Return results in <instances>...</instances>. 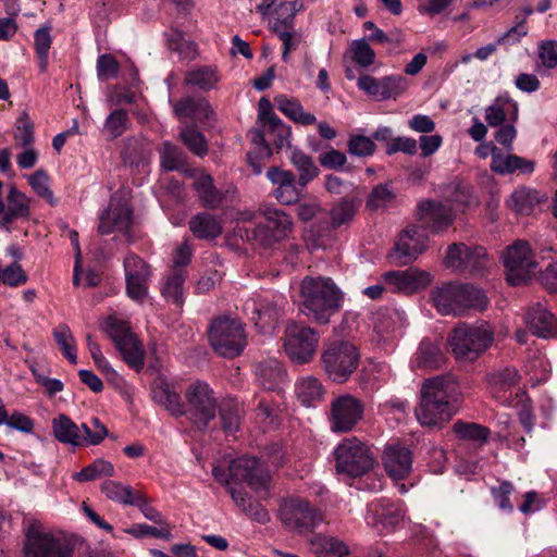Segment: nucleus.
<instances>
[{"instance_id": "obj_18", "label": "nucleus", "mask_w": 557, "mask_h": 557, "mask_svg": "<svg viewBox=\"0 0 557 557\" xmlns=\"http://www.w3.org/2000/svg\"><path fill=\"white\" fill-rule=\"evenodd\" d=\"M426 248V236L416 225L403 231L395 244L392 258L399 264H408L416 260Z\"/></svg>"}, {"instance_id": "obj_8", "label": "nucleus", "mask_w": 557, "mask_h": 557, "mask_svg": "<svg viewBox=\"0 0 557 557\" xmlns=\"http://www.w3.org/2000/svg\"><path fill=\"white\" fill-rule=\"evenodd\" d=\"M185 399L184 416L196 429L205 431L216 413V399L213 391L207 383L197 381L186 388Z\"/></svg>"}, {"instance_id": "obj_37", "label": "nucleus", "mask_w": 557, "mask_h": 557, "mask_svg": "<svg viewBox=\"0 0 557 557\" xmlns=\"http://www.w3.org/2000/svg\"><path fill=\"white\" fill-rule=\"evenodd\" d=\"M457 298L461 307V314L468 309L484 310L488 305L485 293L471 284H457Z\"/></svg>"}, {"instance_id": "obj_52", "label": "nucleus", "mask_w": 557, "mask_h": 557, "mask_svg": "<svg viewBox=\"0 0 557 557\" xmlns=\"http://www.w3.org/2000/svg\"><path fill=\"white\" fill-rule=\"evenodd\" d=\"M304 9L302 0L283 1L278 0L273 10L276 16V23L283 28L293 27L294 17L297 12Z\"/></svg>"}, {"instance_id": "obj_7", "label": "nucleus", "mask_w": 557, "mask_h": 557, "mask_svg": "<svg viewBox=\"0 0 557 557\" xmlns=\"http://www.w3.org/2000/svg\"><path fill=\"white\" fill-rule=\"evenodd\" d=\"M74 549L70 537L40 532L35 524L26 530L23 557H73Z\"/></svg>"}, {"instance_id": "obj_60", "label": "nucleus", "mask_w": 557, "mask_h": 557, "mask_svg": "<svg viewBox=\"0 0 557 557\" xmlns=\"http://www.w3.org/2000/svg\"><path fill=\"white\" fill-rule=\"evenodd\" d=\"M357 208L358 203L354 200L344 199L337 203L330 212L332 225L338 227L351 221L356 214Z\"/></svg>"}, {"instance_id": "obj_50", "label": "nucleus", "mask_w": 557, "mask_h": 557, "mask_svg": "<svg viewBox=\"0 0 557 557\" xmlns=\"http://www.w3.org/2000/svg\"><path fill=\"white\" fill-rule=\"evenodd\" d=\"M112 475H114L113 465L104 459H97L92 463L84 467L81 471L75 472L73 479L77 482H86Z\"/></svg>"}, {"instance_id": "obj_24", "label": "nucleus", "mask_w": 557, "mask_h": 557, "mask_svg": "<svg viewBox=\"0 0 557 557\" xmlns=\"http://www.w3.org/2000/svg\"><path fill=\"white\" fill-rule=\"evenodd\" d=\"M173 112L181 122L191 120L202 122L209 120L213 110L205 98L184 97L172 103Z\"/></svg>"}, {"instance_id": "obj_44", "label": "nucleus", "mask_w": 557, "mask_h": 557, "mask_svg": "<svg viewBox=\"0 0 557 557\" xmlns=\"http://www.w3.org/2000/svg\"><path fill=\"white\" fill-rule=\"evenodd\" d=\"M519 373L515 368H504L493 371L487 375L488 384L495 397H500V392L511 389L519 382Z\"/></svg>"}, {"instance_id": "obj_2", "label": "nucleus", "mask_w": 557, "mask_h": 557, "mask_svg": "<svg viewBox=\"0 0 557 557\" xmlns=\"http://www.w3.org/2000/svg\"><path fill=\"white\" fill-rule=\"evenodd\" d=\"M344 294L331 277L306 276L300 284V312L311 322L325 325L343 307Z\"/></svg>"}, {"instance_id": "obj_20", "label": "nucleus", "mask_w": 557, "mask_h": 557, "mask_svg": "<svg viewBox=\"0 0 557 557\" xmlns=\"http://www.w3.org/2000/svg\"><path fill=\"white\" fill-rule=\"evenodd\" d=\"M417 215L422 225L434 233L446 230L454 222L451 209L432 200L421 201L418 205Z\"/></svg>"}, {"instance_id": "obj_28", "label": "nucleus", "mask_w": 557, "mask_h": 557, "mask_svg": "<svg viewBox=\"0 0 557 557\" xmlns=\"http://www.w3.org/2000/svg\"><path fill=\"white\" fill-rule=\"evenodd\" d=\"M186 278L187 271L185 269H171L161 281L160 292L162 297L177 308H182L185 302L184 284Z\"/></svg>"}, {"instance_id": "obj_51", "label": "nucleus", "mask_w": 557, "mask_h": 557, "mask_svg": "<svg viewBox=\"0 0 557 557\" xmlns=\"http://www.w3.org/2000/svg\"><path fill=\"white\" fill-rule=\"evenodd\" d=\"M273 30L282 41V60L287 62L289 60V54L293 51H296L301 45L302 35L300 32L294 29L293 27L283 28L277 24L273 25Z\"/></svg>"}, {"instance_id": "obj_10", "label": "nucleus", "mask_w": 557, "mask_h": 557, "mask_svg": "<svg viewBox=\"0 0 557 557\" xmlns=\"http://www.w3.org/2000/svg\"><path fill=\"white\" fill-rule=\"evenodd\" d=\"M319 339L320 335L314 329L292 322L285 329L284 349L293 362L304 364L312 360Z\"/></svg>"}, {"instance_id": "obj_22", "label": "nucleus", "mask_w": 557, "mask_h": 557, "mask_svg": "<svg viewBox=\"0 0 557 557\" xmlns=\"http://www.w3.org/2000/svg\"><path fill=\"white\" fill-rule=\"evenodd\" d=\"M132 223V210L126 202L111 200L108 209L101 214L98 233L109 235L113 232H125Z\"/></svg>"}, {"instance_id": "obj_30", "label": "nucleus", "mask_w": 557, "mask_h": 557, "mask_svg": "<svg viewBox=\"0 0 557 557\" xmlns=\"http://www.w3.org/2000/svg\"><path fill=\"white\" fill-rule=\"evenodd\" d=\"M431 300L443 315H461V307L457 298V284L445 283L431 292Z\"/></svg>"}, {"instance_id": "obj_13", "label": "nucleus", "mask_w": 557, "mask_h": 557, "mask_svg": "<svg viewBox=\"0 0 557 557\" xmlns=\"http://www.w3.org/2000/svg\"><path fill=\"white\" fill-rule=\"evenodd\" d=\"M507 281L517 286L525 283L535 273L537 263L528 242L517 240L504 253Z\"/></svg>"}, {"instance_id": "obj_43", "label": "nucleus", "mask_w": 557, "mask_h": 557, "mask_svg": "<svg viewBox=\"0 0 557 557\" xmlns=\"http://www.w3.org/2000/svg\"><path fill=\"white\" fill-rule=\"evenodd\" d=\"M453 431L459 440L472 442L479 446L487 442L491 433L486 426L462 420H457L454 423Z\"/></svg>"}, {"instance_id": "obj_4", "label": "nucleus", "mask_w": 557, "mask_h": 557, "mask_svg": "<svg viewBox=\"0 0 557 557\" xmlns=\"http://www.w3.org/2000/svg\"><path fill=\"white\" fill-rule=\"evenodd\" d=\"M335 469L347 478H360L370 472L375 465L371 448L358 437L344 438L334 450Z\"/></svg>"}, {"instance_id": "obj_29", "label": "nucleus", "mask_w": 557, "mask_h": 557, "mask_svg": "<svg viewBox=\"0 0 557 557\" xmlns=\"http://www.w3.org/2000/svg\"><path fill=\"white\" fill-rule=\"evenodd\" d=\"M234 235L253 247L269 248L278 242L276 236L272 233L269 226L264 224V222L249 225H237L234 228Z\"/></svg>"}, {"instance_id": "obj_40", "label": "nucleus", "mask_w": 557, "mask_h": 557, "mask_svg": "<svg viewBox=\"0 0 557 557\" xmlns=\"http://www.w3.org/2000/svg\"><path fill=\"white\" fill-rule=\"evenodd\" d=\"M194 186L205 207L215 209L222 203L224 195L215 188L211 175L200 174L195 180Z\"/></svg>"}, {"instance_id": "obj_26", "label": "nucleus", "mask_w": 557, "mask_h": 557, "mask_svg": "<svg viewBox=\"0 0 557 557\" xmlns=\"http://www.w3.org/2000/svg\"><path fill=\"white\" fill-rule=\"evenodd\" d=\"M535 169L532 160L517 154H503L497 148L492 150L491 170L495 173L505 175L512 173L531 174Z\"/></svg>"}, {"instance_id": "obj_9", "label": "nucleus", "mask_w": 557, "mask_h": 557, "mask_svg": "<svg viewBox=\"0 0 557 557\" xmlns=\"http://www.w3.org/2000/svg\"><path fill=\"white\" fill-rule=\"evenodd\" d=\"M280 519L288 531L302 534L319 525L323 521V513L308 500L294 497L281 505Z\"/></svg>"}, {"instance_id": "obj_33", "label": "nucleus", "mask_w": 557, "mask_h": 557, "mask_svg": "<svg viewBox=\"0 0 557 557\" xmlns=\"http://www.w3.org/2000/svg\"><path fill=\"white\" fill-rule=\"evenodd\" d=\"M220 82L218 67L214 65H196L186 72L184 83L202 91H209Z\"/></svg>"}, {"instance_id": "obj_1", "label": "nucleus", "mask_w": 557, "mask_h": 557, "mask_svg": "<svg viewBox=\"0 0 557 557\" xmlns=\"http://www.w3.org/2000/svg\"><path fill=\"white\" fill-rule=\"evenodd\" d=\"M420 403L414 410L422 426L442 428L456 413L460 386L455 375L444 374L424 380Z\"/></svg>"}, {"instance_id": "obj_17", "label": "nucleus", "mask_w": 557, "mask_h": 557, "mask_svg": "<svg viewBox=\"0 0 557 557\" xmlns=\"http://www.w3.org/2000/svg\"><path fill=\"white\" fill-rule=\"evenodd\" d=\"M357 85L367 95L376 100L396 99L407 88V82L400 75L385 76L383 78L362 75L359 77Z\"/></svg>"}, {"instance_id": "obj_3", "label": "nucleus", "mask_w": 557, "mask_h": 557, "mask_svg": "<svg viewBox=\"0 0 557 557\" xmlns=\"http://www.w3.org/2000/svg\"><path fill=\"white\" fill-rule=\"evenodd\" d=\"M494 336V329L488 322H461L449 334L448 345L457 359L473 361L492 346Z\"/></svg>"}, {"instance_id": "obj_47", "label": "nucleus", "mask_w": 557, "mask_h": 557, "mask_svg": "<svg viewBox=\"0 0 557 557\" xmlns=\"http://www.w3.org/2000/svg\"><path fill=\"white\" fill-rule=\"evenodd\" d=\"M131 125L128 113L124 109L113 110L106 119L103 134L110 139L122 136Z\"/></svg>"}, {"instance_id": "obj_58", "label": "nucleus", "mask_w": 557, "mask_h": 557, "mask_svg": "<svg viewBox=\"0 0 557 557\" xmlns=\"http://www.w3.org/2000/svg\"><path fill=\"white\" fill-rule=\"evenodd\" d=\"M34 40L36 53L39 59V69L41 72H46L48 67V54L52 42L49 28L41 27L37 29Z\"/></svg>"}, {"instance_id": "obj_23", "label": "nucleus", "mask_w": 557, "mask_h": 557, "mask_svg": "<svg viewBox=\"0 0 557 557\" xmlns=\"http://www.w3.org/2000/svg\"><path fill=\"white\" fill-rule=\"evenodd\" d=\"M152 400L164 407L172 416H184V404L181 395L162 375H158L151 383Z\"/></svg>"}, {"instance_id": "obj_41", "label": "nucleus", "mask_w": 557, "mask_h": 557, "mask_svg": "<svg viewBox=\"0 0 557 557\" xmlns=\"http://www.w3.org/2000/svg\"><path fill=\"white\" fill-rule=\"evenodd\" d=\"M541 200L542 199L537 190L528 187H520L511 194L508 200V206L519 214L529 215Z\"/></svg>"}, {"instance_id": "obj_57", "label": "nucleus", "mask_w": 557, "mask_h": 557, "mask_svg": "<svg viewBox=\"0 0 557 557\" xmlns=\"http://www.w3.org/2000/svg\"><path fill=\"white\" fill-rule=\"evenodd\" d=\"M161 165L166 171H175L184 165V153L175 145L164 143L160 150Z\"/></svg>"}, {"instance_id": "obj_32", "label": "nucleus", "mask_w": 557, "mask_h": 557, "mask_svg": "<svg viewBox=\"0 0 557 557\" xmlns=\"http://www.w3.org/2000/svg\"><path fill=\"white\" fill-rule=\"evenodd\" d=\"M0 224L7 228L16 219H26L29 215V200L28 198L12 186L7 196V206L4 212L1 213Z\"/></svg>"}, {"instance_id": "obj_56", "label": "nucleus", "mask_w": 557, "mask_h": 557, "mask_svg": "<svg viewBox=\"0 0 557 557\" xmlns=\"http://www.w3.org/2000/svg\"><path fill=\"white\" fill-rule=\"evenodd\" d=\"M27 180L33 190L39 197L44 198L47 202H49L52 206L57 203V199L54 198L53 193L49 186L50 178L44 170H37L33 174H30Z\"/></svg>"}, {"instance_id": "obj_5", "label": "nucleus", "mask_w": 557, "mask_h": 557, "mask_svg": "<svg viewBox=\"0 0 557 557\" xmlns=\"http://www.w3.org/2000/svg\"><path fill=\"white\" fill-rule=\"evenodd\" d=\"M359 351L355 345L345 341L325 344L321 355V366L335 383H345L359 364Z\"/></svg>"}, {"instance_id": "obj_62", "label": "nucleus", "mask_w": 557, "mask_h": 557, "mask_svg": "<svg viewBox=\"0 0 557 557\" xmlns=\"http://www.w3.org/2000/svg\"><path fill=\"white\" fill-rule=\"evenodd\" d=\"M404 511L399 506L388 505L380 513V523L384 530L392 532L404 523Z\"/></svg>"}, {"instance_id": "obj_36", "label": "nucleus", "mask_w": 557, "mask_h": 557, "mask_svg": "<svg viewBox=\"0 0 557 557\" xmlns=\"http://www.w3.org/2000/svg\"><path fill=\"white\" fill-rule=\"evenodd\" d=\"M52 431L54 437L63 444L84 446L81 429L65 414H59L52 420Z\"/></svg>"}, {"instance_id": "obj_39", "label": "nucleus", "mask_w": 557, "mask_h": 557, "mask_svg": "<svg viewBox=\"0 0 557 557\" xmlns=\"http://www.w3.org/2000/svg\"><path fill=\"white\" fill-rule=\"evenodd\" d=\"M277 109L288 119L302 125H312L317 122L315 115L304 110L301 103L294 98L278 96L275 98Z\"/></svg>"}, {"instance_id": "obj_42", "label": "nucleus", "mask_w": 557, "mask_h": 557, "mask_svg": "<svg viewBox=\"0 0 557 557\" xmlns=\"http://www.w3.org/2000/svg\"><path fill=\"white\" fill-rule=\"evenodd\" d=\"M296 395L299 401L307 407L314 406L323 397V386L314 376L300 379L296 384Z\"/></svg>"}, {"instance_id": "obj_6", "label": "nucleus", "mask_w": 557, "mask_h": 557, "mask_svg": "<svg viewBox=\"0 0 557 557\" xmlns=\"http://www.w3.org/2000/svg\"><path fill=\"white\" fill-rule=\"evenodd\" d=\"M209 342L214 351L223 357L238 356L247 344L243 323L228 317L215 319L209 329Z\"/></svg>"}, {"instance_id": "obj_31", "label": "nucleus", "mask_w": 557, "mask_h": 557, "mask_svg": "<svg viewBox=\"0 0 557 557\" xmlns=\"http://www.w3.org/2000/svg\"><path fill=\"white\" fill-rule=\"evenodd\" d=\"M255 373L260 385L268 391L278 388L286 379V372L282 363L276 359L260 361L255 367Z\"/></svg>"}, {"instance_id": "obj_55", "label": "nucleus", "mask_w": 557, "mask_h": 557, "mask_svg": "<svg viewBox=\"0 0 557 557\" xmlns=\"http://www.w3.org/2000/svg\"><path fill=\"white\" fill-rule=\"evenodd\" d=\"M507 107L513 108V110H515L513 120H516L517 112H518L517 103H513L509 100L504 101L498 98L485 110V120H486L487 124L492 127L500 126L506 120Z\"/></svg>"}, {"instance_id": "obj_14", "label": "nucleus", "mask_w": 557, "mask_h": 557, "mask_svg": "<svg viewBox=\"0 0 557 557\" xmlns=\"http://www.w3.org/2000/svg\"><path fill=\"white\" fill-rule=\"evenodd\" d=\"M363 417V405L351 395L335 397L327 413L330 428L335 433L350 432Z\"/></svg>"}, {"instance_id": "obj_59", "label": "nucleus", "mask_w": 557, "mask_h": 557, "mask_svg": "<svg viewBox=\"0 0 557 557\" xmlns=\"http://www.w3.org/2000/svg\"><path fill=\"white\" fill-rule=\"evenodd\" d=\"M395 197L396 195L389 184H379L370 193L367 207L371 210L385 208Z\"/></svg>"}, {"instance_id": "obj_19", "label": "nucleus", "mask_w": 557, "mask_h": 557, "mask_svg": "<svg viewBox=\"0 0 557 557\" xmlns=\"http://www.w3.org/2000/svg\"><path fill=\"white\" fill-rule=\"evenodd\" d=\"M265 175L276 186L273 196L280 203L288 206L299 201L305 187L298 185V180L296 181L293 172L272 166Z\"/></svg>"}, {"instance_id": "obj_48", "label": "nucleus", "mask_w": 557, "mask_h": 557, "mask_svg": "<svg viewBox=\"0 0 557 557\" xmlns=\"http://www.w3.org/2000/svg\"><path fill=\"white\" fill-rule=\"evenodd\" d=\"M264 220V224L269 226L278 240L286 237L292 230L289 215L278 209L265 210Z\"/></svg>"}, {"instance_id": "obj_27", "label": "nucleus", "mask_w": 557, "mask_h": 557, "mask_svg": "<svg viewBox=\"0 0 557 557\" xmlns=\"http://www.w3.org/2000/svg\"><path fill=\"white\" fill-rule=\"evenodd\" d=\"M383 462L389 476L404 479L411 470V451L404 446H389L384 451Z\"/></svg>"}, {"instance_id": "obj_46", "label": "nucleus", "mask_w": 557, "mask_h": 557, "mask_svg": "<svg viewBox=\"0 0 557 557\" xmlns=\"http://www.w3.org/2000/svg\"><path fill=\"white\" fill-rule=\"evenodd\" d=\"M311 545L318 554H332L337 557H346L349 555L348 546L341 540L326 534H317L311 540Z\"/></svg>"}, {"instance_id": "obj_53", "label": "nucleus", "mask_w": 557, "mask_h": 557, "mask_svg": "<svg viewBox=\"0 0 557 557\" xmlns=\"http://www.w3.org/2000/svg\"><path fill=\"white\" fill-rule=\"evenodd\" d=\"M182 143L195 154L202 157L208 152V145L202 133L194 126H186L180 132Z\"/></svg>"}, {"instance_id": "obj_21", "label": "nucleus", "mask_w": 557, "mask_h": 557, "mask_svg": "<svg viewBox=\"0 0 557 557\" xmlns=\"http://www.w3.org/2000/svg\"><path fill=\"white\" fill-rule=\"evenodd\" d=\"M524 323L537 337L548 339L557 335V317L541 302L529 307Z\"/></svg>"}, {"instance_id": "obj_16", "label": "nucleus", "mask_w": 557, "mask_h": 557, "mask_svg": "<svg viewBox=\"0 0 557 557\" xmlns=\"http://www.w3.org/2000/svg\"><path fill=\"white\" fill-rule=\"evenodd\" d=\"M383 278L392 292L406 295L425 288L432 282V276L429 272L413 267L406 270L386 272Z\"/></svg>"}, {"instance_id": "obj_61", "label": "nucleus", "mask_w": 557, "mask_h": 557, "mask_svg": "<svg viewBox=\"0 0 557 557\" xmlns=\"http://www.w3.org/2000/svg\"><path fill=\"white\" fill-rule=\"evenodd\" d=\"M351 58L361 67H368L375 60V52L366 39L354 40L350 45Z\"/></svg>"}, {"instance_id": "obj_49", "label": "nucleus", "mask_w": 557, "mask_h": 557, "mask_svg": "<svg viewBox=\"0 0 557 557\" xmlns=\"http://www.w3.org/2000/svg\"><path fill=\"white\" fill-rule=\"evenodd\" d=\"M101 492L110 500L123 505H132L137 496L129 485H123L122 483L112 480H107L101 484Z\"/></svg>"}, {"instance_id": "obj_12", "label": "nucleus", "mask_w": 557, "mask_h": 557, "mask_svg": "<svg viewBox=\"0 0 557 557\" xmlns=\"http://www.w3.org/2000/svg\"><path fill=\"white\" fill-rule=\"evenodd\" d=\"M444 264L459 272L483 274L491 264V260L482 246L454 243L447 248Z\"/></svg>"}, {"instance_id": "obj_54", "label": "nucleus", "mask_w": 557, "mask_h": 557, "mask_svg": "<svg viewBox=\"0 0 557 557\" xmlns=\"http://www.w3.org/2000/svg\"><path fill=\"white\" fill-rule=\"evenodd\" d=\"M54 339L61 348L64 357L72 363L77 362L75 339L67 325L61 324L53 332Z\"/></svg>"}, {"instance_id": "obj_15", "label": "nucleus", "mask_w": 557, "mask_h": 557, "mask_svg": "<svg viewBox=\"0 0 557 557\" xmlns=\"http://www.w3.org/2000/svg\"><path fill=\"white\" fill-rule=\"evenodd\" d=\"M230 479L232 482H246L252 490L267 488L270 474L264 466L255 457H240L230 465Z\"/></svg>"}, {"instance_id": "obj_25", "label": "nucleus", "mask_w": 557, "mask_h": 557, "mask_svg": "<svg viewBox=\"0 0 557 557\" xmlns=\"http://www.w3.org/2000/svg\"><path fill=\"white\" fill-rule=\"evenodd\" d=\"M245 309L250 311V320L262 331L272 327L282 315L278 300L260 299L247 301Z\"/></svg>"}, {"instance_id": "obj_11", "label": "nucleus", "mask_w": 557, "mask_h": 557, "mask_svg": "<svg viewBox=\"0 0 557 557\" xmlns=\"http://www.w3.org/2000/svg\"><path fill=\"white\" fill-rule=\"evenodd\" d=\"M107 334L113 341L123 360L136 371H140L145 363V350L136 335L131 331L126 321L109 318Z\"/></svg>"}, {"instance_id": "obj_63", "label": "nucleus", "mask_w": 557, "mask_h": 557, "mask_svg": "<svg viewBox=\"0 0 557 557\" xmlns=\"http://www.w3.org/2000/svg\"><path fill=\"white\" fill-rule=\"evenodd\" d=\"M268 129L269 143L276 149H281L287 144L290 135V129L282 120H273V122L265 126Z\"/></svg>"}, {"instance_id": "obj_38", "label": "nucleus", "mask_w": 557, "mask_h": 557, "mask_svg": "<svg viewBox=\"0 0 557 557\" xmlns=\"http://www.w3.org/2000/svg\"><path fill=\"white\" fill-rule=\"evenodd\" d=\"M445 357L440 346L430 341H422L416 352L414 367L418 369H437L444 363Z\"/></svg>"}, {"instance_id": "obj_34", "label": "nucleus", "mask_w": 557, "mask_h": 557, "mask_svg": "<svg viewBox=\"0 0 557 557\" xmlns=\"http://www.w3.org/2000/svg\"><path fill=\"white\" fill-rule=\"evenodd\" d=\"M188 226L198 239H214L223 231L221 221L208 212H200L193 216L189 220Z\"/></svg>"}, {"instance_id": "obj_45", "label": "nucleus", "mask_w": 557, "mask_h": 557, "mask_svg": "<svg viewBox=\"0 0 557 557\" xmlns=\"http://www.w3.org/2000/svg\"><path fill=\"white\" fill-rule=\"evenodd\" d=\"M290 162L299 173L298 185L306 187L319 174L312 158L300 150H294Z\"/></svg>"}, {"instance_id": "obj_64", "label": "nucleus", "mask_w": 557, "mask_h": 557, "mask_svg": "<svg viewBox=\"0 0 557 557\" xmlns=\"http://www.w3.org/2000/svg\"><path fill=\"white\" fill-rule=\"evenodd\" d=\"M125 277H150V267L138 256L128 253L124 259Z\"/></svg>"}, {"instance_id": "obj_35", "label": "nucleus", "mask_w": 557, "mask_h": 557, "mask_svg": "<svg viewBox=\"0 0 557 557\" xmlns=\"http://www.w3.org/2000/svg\"><path fill=\"white\" fill-rule=\"evenodd\" d=\"M443 196L457 209H466L478 205L472 187L463 182L454 181L447 184L443 189Z\"/></svg>"}]
</instances>
